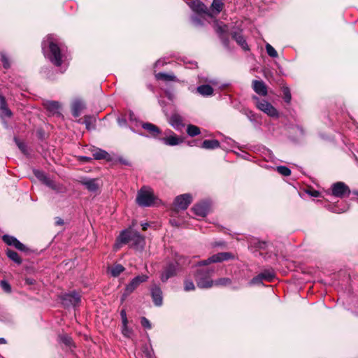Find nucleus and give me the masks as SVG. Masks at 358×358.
I'll use <instances>...</instances> for the list:
<instances>
[{
    "mask_svg": "<svg viewBox=\"0 0 358 358\" xmlns=\"http://www.w3.org/2000/svg\"><path fill=\"white\" fill-rule=\"evenodd\" d=\"M189 5L190 8L197 13H204L209 16L212 15L209 13L208 8L199 0H189Z\"/></svg>",
    "mask_w": 358,
    "mask_h": 358,
    "instance_id": "nucleus-11",
    "label": "nucleus"
},
{
    "mask_svg": "<svg viewBox=\"0 0 358 358\" xmlns=\"http://www.w3.org/2000/svg\"><path fill=\"white\" fill-rule=\"evenodd\" d=\"M156 78L158 80H175V76L173 75L167 74L164 73H159L156 74Z\"/></svg>",
    "mask_w": 358,
    "mask_h": 358,
    "instance_id": "nucleus-33",
    "label": "nucleus"
},
{
    "mask_svg": "<svg viewBox=\"0 0 358 358\" xmlns=\"http://www.w3.org/2000/svg\"><path fill=\"white\" fill-rule=\"evenodd\" d=\"M127 243L135 250H142L145 244V238L138 232L128 229L121 232L115 246L116 248H119L120 244Z\"/></svg>",
    "mask_w": 358,
    "mask_h": 358,
    "instance_id": "nucleus-2",
    "label": "nucleus"
},
{
    "mask_svg": "<svg viewBox=\"0 0 358 358\" xmlns=\"http://www.w3.org/2000/svg\"><path fill=\"white\" fill-rule=\"evenodd\" d=\"M187 133L189 136H195L201 133L200 129L195 125L189 124L187 127Z\"/></svg>",
    "mask_w": 358,
    "mask_h": 358,
    "instance_id": "nucleus-30",
    "label": "nucleus"
},
{
    "mask_svg": "<svg viewBox=\"0 0 358 358\" xmlns=\"http://www.w3.org/2000/svg\"><path fill=\"white\" fill-rule=\"evenodd\" d=\"M234 256L230 252H220L215 254L206 260L199 262V266H206L211 263L221 262L224 260L234 259Z\"/></svg>",
    "mask_w": 358,
    "mask_h": 358,
    "instance_id": "nucleus-7",
    "label": "nucleus"
},
{
    "mask_svg": "<svg viewBox=\"0 0 358 358\" xmlns=\"http://www.w3.org/2000/svg\"><path fill=\"white\" fill-rule=\"evenodd\" d=\"M224 6V3L222 0H213L212 4H211V13H209L211 15L213 14H218L220 13ZM211 15L210 17H212Z\"/></svg>",
    "mask_w": 358,
    "mask_h": 358,
    "instance_id": "nucleus-21",
    "label": "nucleus"
},
{
    "mask_svg": "<svg viewBox=\"0 0 358 358\" xmlns=\"http://www.w3.org/2000/svg\"><path fill=\"white\" fill-rule=\"evenodd\" d=\"M282 92H283V96H284V100L285 102L287 103H289V101H291V99H292V96H291V93H290V90L289 89L288 87L287 86H284L282 87Z\"/></svg>",
    "mask_w": 358,
    "mask_h": 358,
    "instance_id": "nucleus-36",
    "label": "nucleus"
},
{
    "mask_svg": "<svg viewBox=\"0 0 358 358\" xmlns=\"http://www.w3.org/2000/svg\"><path fill=\"white\" fill-rule=\"evenodd\" d=\"M35 176L40 179L41 180L43 181L46 180L47 177L45 176V174L43 172H41L39 171H34Z\"/></svg>",
    "mask_w": 358,
    "mask_h": 358,
    "instance_id": "nucleus-44",
    "label": "nucleus"
},
{
    "mask_svg": "<svg viewBox=\"0 0 358 358\" xmlns=\"http://www.w3.org/2000/svg\"><path fill=\"white\" fill-rule=\"evenodd\" d=\"M1 59L3 67L5 69H8L10 67V62H9V59L6 57V55L4 54H2L1 56Z\"/></svg>",
    "mask_w": 358,
    "mask_h": 358,
    "instance_id": "nucleus-41",
    "label": "nucleus"
},
{
    "mask_svg": "<svg viewBox=\"0 0 358 358\" xmlns=\"http://www.w3.org/2000/svg\"><path fill=\"white\" fill-rule=\"evenodd\" d=\"M56 42L57 39L53 35H48L43 41L42 48L45 56L53 64L59 66L62 64L63 55Z\"/></svg>",
    "mask_w": 358,
    "mask_h": 358,
    "instance_id": "nucleus-1",
    "label": "nucleus"
},
{
    "mask_svg": "<svg viewBox=\"0 0 358 358\" xmlns=\"http://www.w3.org/2000/svg\"><path fill=\"white\" fill-rule=\"evenodd\" d=\"M124 270V268L121 264H115L109 268L110 273L113 277L118 276Z\"/></svg>",
    "mask_w": 358,
    "mask_h": 358,
    "instance_id": "nucleus-29",
    "label": "nucleus"
},
{
    "mask_svg": "<svg viewBox=\"0 0 358 358\" xmlns=\"http://www.w3.org/2000/svg\"><path fill=\"white\" fill-rule=\"evenodd\" d=\"M120 315H121L122 319L126 318L127 317L126 311L124 310H122L120 312Z\"/></svg>",
    "mask_w": 358,
    "mask_h": 358,
    "instance_id": "nucleus-53",
    "label": "nucleus"
},
{
    "mask_svg": "<svg viewBox=\"0 0 358 358\" xmlns=\"http://www.w3.org/2000/svg\"><path fill=\"white\" fill-rule=\"evenodd\" d=\"M142 127L148 131L153 136H157L160 134L159 129L153 124L146 122L142 124Z\"/></svg>",
    "mask_w": 358,
    "mask_h": 358,
    "instance_id": "nucleus-22",
    "label": "nucleus"
},
{
    "mask_svg": "<svg viewBox=\"0 0 358 358\" xmlns=\"http://www.w3.org/2000/svg\"><path fill=\"white\" fill-rule=\"evenodd\" d=\"M233 38L243 50H248V46L245 42V40L241 33H234L233 34Z\"/></svg>",
    "mask_w": 358,
    "mask_h": 358,
    "instance_id": "nucleus-26",
    "label": "nucleus"
},
{
    "mask_svg": "<svg viewBox=\"0 0 358 358\" xmlns=\"http://www.w3.org/2000/svg\"><path fill=\"white\" fill-rule=\"evenodd\" d=\"M85 108V103L82 100L76 99L72 102L71 110L74 117H79Z\"/></svg>",
    "mask_w": 358,
    "mask_h": 358,
    "instance_id": "nucleus-16",
    "label": "nucleus"
},
{
    "mask_svg": "<svg viewBox=\"0 0 358 358\" xmlns=\"http://www.w3.org/2000/svg\"><path fill=\"white\" fill-rule=\"evenodd\" d=\"M192 201V197L189 194H184L178 196L174 201V207L177 210H185Z\"/></svg>",
    "mask_w": 358,
    "mask_h": 358,
    "instance_id": "nucleus-9",
    "label": "nucleus"
},
{
    "mask_svg": "<svg viewBox=\"0 0 358 358\" xmlns=\"http://www.w3.org/2000/svg\"><path fill=\"white\" fill-rule=\"evenodd\" d=\"M184 289L186 292L193 291L195 289V285L192 280H185L184 282Z\"/></svg>",
    "mask_w": 358,
    "mask_h": 358,
    "instance_id": "nucleus-35",
    "label": "nucleus"
},
{
    "mask_svg": "<svg viewBox=\"0 0 358 358\" xmlns=\"http://www.w3.org/2000/svg\"><path fill=\"white\" fill-rule=\"evenodd\" d=\"M6 255L12 261L16 264H20L22 263V259L16 252L8 249L6 250Z\"/></svg>",
    "mask_w": 358,
    "mask_h": 358,
    "instance_id": "nucleus-28",
    "label": "nucleus"
},
{
    "mask_svg": "<svg viewBox=\"0 0 358 358\" xmlns=\"http://www.w3.org/2000/svg\"><path fill=\"white\" fill-rule=\"evenodd\" d=\"M169 123L175 129L180 131L185 127L182 117L178 113H173L169 118Z\"/></svg>",
    "mask_w": 358,
    "mask_h": 358,
    "instance_id": "nucleus-12",
    "label": "nucleus"
},
{
    "mask_svg": "<svg viewBox=\"0 0 358 358\" xmlns=\"http://www.w3.org/2000/svg\"><path fill=\"white\" fill-rule=\"evenodd\" d=\"M308 193L314 197H317L319 196V192L316 190H310L308 192Z\"/></svg>",
    "mask_w": 358,
    "mask_h": 358,
    "instance_id": "nucleus-50",
    "label": "nucleus"
},
{
    "mask_svg": "<svg viewBox=\"0 0 358 358\" xmlns=\"http://www.w3.org/2000/svg\"><path fill=\"white\" fill-rule=\"evenodd\" d=\"M220 147V143L217 140H205L202 143L201 148L206 150L215 149Z\"/></svg>",
    "mask_w": 358,
    "mask_h": 358,
    "instance_id": "nucleus-25",
    "label": "nucleus"
},
{
    "mask_svg": "<svg viewBox=\"0 0 358 358\" xmlns=\"http://www.w3.org/2000/svg\"><path fill=\"white\" fill-rule=\"evenodd\" d=\"M44 182L49 187H50L51 188L54 189H56V185L54 183L53 181L46 178V180H44Z\"/></svg>",
    "mask_w": 358,
    "mask_h": 358,
    "instance_id": "nucleus-48",
    "label": "nucleus"
},
{
    "mask_svg": "<svg viewBox=\"0 0 358 358\" xmlns=\"http://www.w3.org/2000/svg\"><path fill=\"white\" fill-rule=\"evenodd\" d=\"M213 271V269L210 268L200 269L197 271V273L195 275V279L197 286L199 288L206 289L210 288L213 285L214 282L211 279V275Z\"/></svg>",
    "mask_w": 358,
    "mask_h": 358,
    "instance_id": "nucleus-4",
    "label": "nucleus"
},
{
    "mask_svg": "<svg viewBox=\"0 0 358 358\" xmlns=\"http://www.w3.org/2000/svg\"><path fill=\"white\" fill-rule=\"evenodd\" d=\"M208 208L209 206L207 203L202 202L194 205L192 210L194 211L195 215L204 217L208 213Z\"/></svg>",
    "mask_w": 358,
    "mask_h": 358,
    "instance_id": "nucleus-18",
    "label": "nucleus"
},
{
    "mask_svg": "<svg viewBox=\"0 0 358 358\" xmlns=\"http://www.w3.org/2000/svg\"><path fill=\"white\" fill-rule=\"evenodd\" d=\"M158 200L154 194L153 189L148 186L142 187L137 192L136 201L137 204L143 207L153 206Z\"/></svg>",
    "mask_w": 358,
    "mask_h": 358,
    "instance_id": "nucleus-3",
    "label": "nucleus"
},
{
    "mask_svg": "<svg viewBox=\"0 0 358 358\" xmlns=\"http://www.w3.org/2000/svg\"><path fill=\"white\" fill-rule=\"evenodd\" d=\"M56 224L57 225H62L64 224V221L61 218L57 217L56 220Z\"/></svg>",
    "mask_w": 358,
    "mask_h": 358,
    "instance_id": "nucleus-52",
    "label": "nucleus"
},
{
    "mask_svg": "<svg viewBox=\"0 0 358 358\" xmlns=\"http://www.w3.org/2000/svg\"><path fill=\"white\" fill-rule=\"evenodd\" d=\"M266 52H267V54L271 57H273V58H276L278 57V52L277 51L274 49V48L270 45L269 43H267L266 45Z\"/></svg>",
    "mask_w": 358,
    "mask_h": 358,
    "instance_id": "nucleus-34",
    "label": "nucleus"
},
{
    "mask_svg": "<svg viewBox=\"0 0 358 358\" xmlns=\"http://www.w3.org/2000/svg\"><path fill=\"white\" fill-rule=\"evenodd\" d=\"M196 91L202 96H211L213 94V89L208 85H200L196 88Z\"/></svg>",
    "mask_w": 358,
    "mask_h": 358,
    "instance_id": "nucleus-23",
    "label": "nucleus"
},
{
    "mask_svg": "<svg viewBox=\"0 0 358 358\" xmlns=\"http://www.w3.org/2000/svg\"><path fill=\"white\" fill-rule=\"evenodd\" d=\"M163 143L167 145H177L182 142V140L179 138L176 135H171L168 137L163 138L162 139Z\"/></svg>",
    "mask_w": 358,
    "mask_h": 358,
    "instance_id": "nucleus-20",
    "label": "nucleus"
},
{
    "mask_svg": "<svg viewBox=\"0 0 358 358\" xmlns=\"http://www.w3.org/2000/svg\"><path fill=\"white\" fill-rule=\"evenodd\" d=\"M262 280H263L262 279L260 275L259 274L257 276L253 278L250 280V285H256V284H260V283H262Z\"/></svg>",
    "mask_w": 358,
    "mask_h": 358,
    "instance_id": "nucleus-42",
    "label": "nucleus"
},
{
    "mask_svg": "<svg viewBox=\"0 0 358 358\" xmlns=\"http://www.w3.org/2000/svg\"><path fill=\"white\" fill-rule=\"evenodd\" d=\"M215 28L216 31L220 34L225 33L228 29L227 25L224 24L222 22H220L218 21L215 22Z\"/></svg>",
    "mask_w": 358,
    "mask_h": 358,
    "instance_id": "nucleus-31",
    "label": "nucleus"
},
{
    "mask_svg": "<svg viewBox=\"0 0 358 358\" xmlns=\"http://www.w3.org/2000/svg\"><path fill=\"white\" fill-rule=\"evenodd\" d=\"M80 301V296L76 292L64 294L62 297V303L66 307L76 306Z\"/></svg>",
    "mask_w": 358,
    "mask_h": 358,
    "instance_id": "nucleus-8",
    "label": "nucleus"
},
{
    "mask_svg": "<svg viewBox=\"0 0 358 358\" xmlns=\"http://www.w3.org/2000/svg\"><path fill=\"white\" fill-rule=\"evenodd\" d=\"M122 327L127 326L128 321H127V317L126 318H122Z\"/></svg>",
    "mask_w": 358,
    "mask_h": 358,
    "instance_id": "nucleus-54",
    "label": "nucleus"
},
{
    "mask_svg": "<svg viewBox=\"0 0 358 358\" xmlns=\"http://www.w3.org/2000/svg\"><path fill=\"white\" fill-rule=\"evenodd\" d=\"M46 107L49 110L55 113L59 109V106L56 101H50L46 104Z\"/></svg>",
    "mask_w": 358,
    "mask_h": 358,
    "instance_id": "nucleus-38",
    "label": "nucleus"
},
{
    "mask_svg": "<svg viewBox=\"0 0 358 358\" xmlns=\"http://www.w3.org/2000/svg\"><path fill=\"white\" fill-rule=\"evenodd\" d=\"M60 339L64 343H65L67 345H69L71 343V338L67 335L60 336Z\"/></svg>",
    "mask_w": 358,
    "mask_h": 358,
    "instance_id": "nucleus-43",
    "label": "nucleus"
},
{
    "mask_svg": "<svg viewBox=\"0 0 358 358\" xmlns=\"http://www.w3.org/2000/svg\"><path fill=\"white\" fill-rule=\"evenodd\" d=\"M141 324L143 327L145 328H147V329H150L151 328V324L150 322H149V320L148 319H146L145 317H143L141 319Z\"/></svg>",
    "mask_w": 358,
    "mask_h": 358,
    "instance_id": "nucleus-45",
    "label": "nucleus"
},
{
    "mask_svg": "<svg viewBox=\"0 0 358 358\" xmlns=\"http://www.w3.org/2000/svg\"><path fill=\"white\" fill-rule=\"evenodd\" d=\"M3 240L8 245H13L20 251H24L26 250L25 245L13 236L4 235L3 236Z\"/></svg>",
    "mask_w": 358,
    "mask_h": 358,
    "instance_id": "nucleus-14",
    "label": "nucleus"
},
{
    "mask_svg": "<svg viewBox=\"0 0 358 358\" xmlns=\"http://www.w3.org/2000/svg\"><path fill=\"white\" fill-rule=\"evenodd\" d=\"M214 284L215 285L227 286L231 284V280L228 278H223L216 280Z\"/></svg>",
    "mask_w": 358,
    "mask_h": 358,
    "instance_id": "nucleus-39",
    "label": "nucleus"
},
{
    "mask_svg": "<svg viewBox=\"0 0 358 358\" xmlns=\"http://www.w3.org/2000/svg\"><path fill=\"white\" fill-rule=\"evenodd\" d=\"M90 119L91 118L90 117H88V116L85 117L84 122L86 124L87 129H90Z\"/></svg>",
    "mask_w": 358,
    "mask_h": 358,
    "instance_id": "nucleus-51",
    "label": "nucleus"
},
{
    "mask_svg": "<svg viewBox=\"0 0 358 358\" xmlns=\"http://www.w3.org/2000/svg\"><path fill=\"white\" fill-rule=\"evenodd\" d=\"M259 248H263L264 245L266 244L264 242H262V243L259 242Z\"/></svg>",
    "mask_w": 358,
    "mask_h": 358,
    "instance_id": "nucleus-57",
    "label": "nucleus"
},
{
    "mask_svg": "<svg viewBox=\"0 0 358 358\" xmlns=\"http://www.w3.org/2000/svg\"><path fill=\"white\" fill-rule=\"evenodd\" d=\"M252 87L254 91L262 96H266L267 94V87L265 83L262 80H253Z\"/></svg>",
    "mask_w": 358,
    "mask_h": 358,
    "instance_id": "nucleus-19",
    "label": "nucleus"
},
{
    "mask_svg": "<svg viewBox=\"0 0 358 358\" xmlns=\"http://www.w3.org/2000/svg\"><path fill=\"white\" fill-rule=\"evenodd\" d=\"M18 146L24 152V146L21 144H18Z\"/></svg>",
    "mask_w": 358,
    "mask_h": 358,
    "instance_id": "nucleus-58",
    "label": "nucleus"
},
{
    "mask_svg": "<svg viewBox=\"0 0 358 358\" xmlns=\"http://www.w3.org/2000/svg\"><path fill=\"white\" fill-rule=\"evenodd\" d=\"M177 271V265L174 264H169L166 267L161 275L162 282H166L169 278L176 275Z\"/></svg>",
    "mask_w": 358,
    "mask_h": 358,
    "instance_id": "nucleus-17",
    "label": "nucleus"
},
{
    "mask_svg": "<svg viewBox=\"0 0 358 358\" xmlns=\"http://www.w3.org/2000/svg\"><path fill=\"white\" fill-rule=\"evenodd\" d=\"M122 332L126 337H130L131 334V330L128 328L127 326L122 327Z\"/></svg>",
    "mask_w": 358,
    "mask_h": 358,
    "instance_id": "nucleus-46",
    "label": "nucleus"
},
{
    "mask_svg": "<svg viewBox=\"0 0 358 358\" xmlns=\"http://www.w3.org/2000/svg\"><path fill=\"white\" fill-rule=\"evenodd\" d=\"M151 295L154 303L157 306H160L163 301L162 292L161 289L157 285H153L151 288Z\"/></svg>",
    "mask_w": 358,
    "mask_h": 358,
    "instance_id": "nucleus-15",
    "label": "nucleus"
},
{
    "mask_svg": "<svg viewBox=\"0 0 358 358\" xmlns=\"http://www.w3.org/2000/svg\"><path fill=\"white\" fill-rule=\"evenodd\" d=\"M350 193L349 187L342 182H338L332 185V194L336 197L343 198Z\"/></svg>",
    "mask_w": 358,
    "mask_h": 358,
    "instance_id": "nucleus-10",
    "label": "nucleus"
},
{
    "mask_svg": "<svg viewBox=\"0 0 358 358\" xmlns=\"http://www.w3.org/2000/svg\"><path fill=\"white\" fill-rule=\"evenodd\" d=\"M80 182L91 192H96L99 189V184L97 179L82 178Z\"/></svg>",
    "mask_w": 358,
    "mask_h": 358,
    "instance_id": "nucleus-13",
    "label": "nucleus"
},
{
    "mask_svg": "<svg viewBox=\"0 0 358 358\" xmlns=\"http://www.w3.org/2000/svg\"><path fill=\"white\" fill-rule=\"evenodd\" d=\"M1 287L3 289V291L7 293H10L11 292V287L9 285V283L6 280H2L1 282Z\"/></svg>",
    "mask_w": 358,
    "mask_h": 358,
    "instance_id": "nucleus-40",
    "label": "nucleus"
},
{
    "mask_svg": "<svg viewBox=\"0 0 358 358\" xmlns=\"http://www.w3.org/2000/svg\"><path fill=\"white\" fill-rule=\"evenodd\" d=\"M0 101H1V117H10L12 115L11 111L8 109V108L6 106V102L4 96H0Z\"/></svg>",
    "mask_w": 358,
    "mask_h": 358,
    "instance_id": "nucleus-24",
    "label": "nucleus"
},
{
    "mask_svg": "<svg viewBox=\"0 0 358 358\" xmlns=\"http://www.w3.org/2000/svg\"><path fill=\"white\" fill-rule=\"evenodd\" d=\"M256 106L259 110L266 113L271 117H278L279 114L278 110L269 102L266 100H261L257 96H254Z\"/></svg>",
    "mask_w": 358,
    "mask_h": 358,
    "instance_id": "nucleus-5",
    "label": "nucleus"
},
{
    "mask_svg": "<svg viewBox=\"0 0 358 358\" xmlns=\"http://www.w3.org/2000/svg\"><path fill=\"white\" fill-rule=\"evenodd\" d=\"M44 182L49 187H50L51 188L54 189H56V185L54 183L53 181L46 178V180H44Z\"/></svg>",
    "mask_w": 358,
    "mask_h": 358,
    "instance_id": "nucleus-47",
    "label": "nucleus"
},
{
    "mask_svg": "<svg viewBox=\"0 0 358 358\" xmlns=\"http://www.w3.org/2000/svg\"><path fill=\"white\" fill-rule=\"evenodd\" d=\"M92 155L94 158L96 159H108L109 158V154L107 152L101 149H96L93 150Z\"/></svg>",
    "mask_w": 358,
    "mask_h": 358,
    "instance_id": "nucleus-27",
    "label": "nucleus"
},
{
    "mask_svg": "<svg viewBox=\"0 0 358 358\" xmlns=\"http://www.w3.org/2000/svg\"><path fill=\"white\" fill-rule=\"evenodd\" d=\"M148 223H144V224H142V228H143V230H146L148 229Z\"/></svg>",
    "mask_w": 358,
    "mask_h": 358,
    "instance_id": "nucleus-55",
    "label": "nucleus"
},
{
    "mask_svg": "<svg viewBox=\"0 0 358 358\" xmlns=\"http://www.w3.org/2000/svg\"><path fill=\"white\" fill-rule=\"evenodd\" d=\"M148 279V276L146 275H138L132 279L125 288L124 292L122 296V301H123L128 295L132 293L141 283L147 281Z\"/></svg>",
    "mask_w": 358,
    "mask_h": 358,
    "instance_id": "nucleus-6",
    "label": "nucleus"
},
{
    "mask_svg": "<svg viewBox=\"0 0 358 358\" xmlns=\"http://www.w3.org/2000/svg\"><path fill=\"white\" fill-rule=\"evenodd\" d=\"M6 343V341L3 338H0V343L5 344Z\"/></svg>",
    "mask_w": 358,
    "mask_h": 358,
    "instance_id": "nucleus-56",
    "label": "nucleus"
},
{
    "mask_svg": "<svg viewBox=\"0 0 358 358\" xmlns=\"http://www.w3.org/2000/svg\"><path fill=\"white\" fill-rule=\"evenodd\" d=\"M192 22L196 26L201 24V22H200L197 16L192 17Z\"/></svg>",
    "mask_w": 358,
    "mask_h": 358,
    "instance_id": "nucleus-49",
    "label": "nucleus"
},
{
    "mask_svg": "<svg viewBox=\"0 0 358 358\" xmlns=\"http://www.w3.org/2000/svg\"><path fill=\"white\" fill-rule=\"evenodd\" d=\"M357 195H358V193H357Z\"/></svg>",
    "mask_w": 358,
    "mask_h": 358,
    "instance_id": "nucleus-59",
    "label": "nucleus"
},
{
    "mask_svg": "<svg viewBox=\"0 0 358 358\" xmlns=\"http://www.w3.org/2000/svg\"><path fill=\"white\" fill-rule=\"evenodd\" d=\"M259 275L262 280H265L267 281H271L275 276V274L272 271H264Z\"/></svg>",
    "mask_w": 358,
    "mask_h": 358,
    "instance_id": "nucleus-32",
    "label": "nucleus"
},
{
    "mask_svg": "<svg viewBox=\"0 0 358 358\" xmlns=\"http://www.w3.org/2000/svg\"><path fill=\"white\" fill-rule=\"evenodd\" d=\"M277 171L279 173L284 176H288L291 174V171L286 166H280L277 167Z\"/></svg>",
    "mask_w": 358,
    "mask_h": 358,
    "instance_id": "nucleus-37",
    "label": "nucleus"
}]
</instances>
